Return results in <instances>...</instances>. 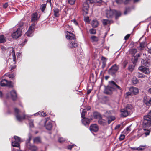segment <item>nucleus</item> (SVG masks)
<instances>
[{
  "instance_id": "obj_1",
  "label": "nucleus",
  "mask_w": 151,
  "mask_h": 151,
  "mask_svg": "<svg viewBox=\"0 0 151 151\" xmlns=\"http://www.w3.org/2000/svg\"><path fill=\"white\" fill-rule=\"evenodd\" d=\"M115 14V18L117 19L118 17L120 16L121 13L119 11H117L115 10H111L110 9L107 10L106 12V15L107 18H111Z\"/></svg>"
},
{
  "instance_id": "obj_2",
  "label": "nucleus",
  "mask_w": 151,
  "mask_h": 151,
  "mask_svg": "<svg viewBox=\"0 0 151 151\" xmlns=\"http://www.w3.org/2000/svg\"><path fill=\"white\" fill-rule=\"evenodd\" d=\"M66 31L67 32L66 35V38L67 39L73 40L75 38V36L73 34L70 32H69L68 30H71L72 28L69 25H66L65 27Z\"/></svg>"
},
{
  "instance_id": "obj_3",
  "label": "nucleus",
  "mask_w": 151,
  "mask_h": 151,
  "mask_svg": "<svg viewBox=\"0 0 151 151\" xmlns=\"http://www.w3.org/2000/svg\"><path fill=\"white\" fill-rule=\"evenodd\" d=\"M14 111L16 119L19 121H21L24 119H27L29 117L28 115H24L22 116H21L19 114L20 112L19 110L16 108L14 109Z\"/></svg>"
},
{
  "instance_id": "obj_4",
  "label": "nucleus",
  "mask_w": 151,
  "mask_h": 151,
  "mask_svg": "<svg viewBox=\"0 0 151 151\" xmlns=\"http://www.w3.org/2000/svg\"><path fill=\"white\" fill-rule=\"evenodd\" d=\"M14 138L15 141L12 142V145L13 147H19L20 146V143L21 142L20 138L15 136H14Z\"/></svg>"
},
{
  "instance_id": "obj_5",
  "label": "nucleus",
  "mask_w": 151,
  "mask_h": 151,
  "mask_svg": "<svg viewBox=\"0 0 151 151\" xmlns=\"http://www.w3.org/2000/svg\"><path fill=\"white\" fill-rule=\"evenodd\" d=\"M143 124L145 127H150L151 126V118L145 116L144 117Z\"/></svg>"
},
{
  "instance_id": "obj_6",
  "label": "nucleus",
  "mask_w": 151,
  "mask_h": 151,
  "mask_svg": "<svg viewBox=\"0 0 151 151\" xmlns=\"http://www.w3.org/2000/svg\"><path fill=\"white\" fill-rule=\"evenodd\" d=\"M35 25V24L33 23L30 26L28 30L25 33L26 35L28 37H32L33 36V32Z\"/></svg>"
},
{
  "instance_id": "obj_7",
  "label": "nucleus",
  "mask_w": 151,
  "mask_h": 151,
  "mask_svg": "<svg viewBox=\"0 0 151 151\" xmlns=\"http://www.w3.org/2000/svg\"><path fill=\"white\" fill-rule=\"evenodd\" d=\"M112 112L111 111H107L105 114V116L107 117L109 124L115 119V117L114 116H110V114Z\"/></svg>"
},
{
  "instance_id": "obj_8",
  "label": "nucleus",
  "mask_w": 151,
  "mask_h": 151,
  "mask_svg": "<svg viewBox=\"0 0 151 151\" xmlns=\"http://www.w3.org/2000/svg\"><path fill=\"white\" fill-rule=\"evenodd\" d=\"M118 69V66L116 64H114L109 69V74L113 75L116 72Z\"/></svg>"
},
{
  "instance_id": "obj_9",
  "label": "nucleus",
  "mask_w": 151,
  "mask_h": 151,
  "mask_svg": "<svg viewBox=\"0 0 151 151\" xmlns=\"http://www.w3.org/2000/svg\"><path fill=\"white\" fill-rule=\"evenodd\" d=\"M21 35V30L20 28H19L17 30L14 32L12 35L13 38H17L20 37Z\"/></svg>"
},
{
  "instance_id": "obj_10",
  "label": "nucleus",
  "mask_w": 151,
  "mask_h": 151,
  "mask_svg": "<svg viewBox=\"0 0 151 151\" xmlns=\"http://www.w3.org/2000/svg\"><path fill=\"white\" fill-rule=\"evenodd\" d=\"M138 70L146 74H149L151 72V70L150 69L143 66H139L138 68Z\"/></svg>"
},
{
  "instance_id": "obj_11",
  "label": "nucleus",
  "mask_w": 151,
  "mask_h": 151,
  "mask_svg": "<svg viewBox=\"0 0 151 151\" xmlns=\"http://www.w3.org/2000/svg\"><path fill=\"white\" fill-rule=\"evenodd\" d=\"M27 147L30 151H37L38 150L37 147L32 145L29 141L27 143Z\"/></svg>"
},
{
  "instance_id": "obj_12",
  "label": "nucleus",
  "mask_w": 151,
  "mask_h": 151,
  "mask_svg": "<svg viewBox=\"0 0 151 151\" xmlns=\"http://www.w3.org/2000/svg\"><path fill=\"white\" fill-rule=\"evenodd\" d=\"M82 10L83 11V14L86 15L88 12L89 8L88 4L86 2H84Z\"/></svg>"
},
{
  "instance_id": "obj_13",
  "label": "nucleus",
  "mask_w": 151,
  "mask_h": 151,
  "mask_svg": "<svg viewBox=\"0 0 151 151\" xmlns=\"http://www.w3.org/2000/svg\"><path fill=\"white\" fill-rule=\"evenodd\" d=\"M1 85L2 86H4L6 85L10 87H12L13 86L12 82H8L5 79H3L1 81Z\"/></svg>"
},
{
  "instance_id": "obj_14",
  "label": "nucleus",
  "mask_w": 151,
  "mask_h": 151,
  "mask_svg": "<svg viewBox=\"0 0 151 151\" xmlns=\"http://www.w3.org/2000/svg\"><path fill=\"white\" fill-rule=\"evenodd\" d=\"M121 116L122 117H125L128 116L131 113L129 110H127L125 109H122L121 110Z\"/></svg>"
},
{
  "instance_id": "obj_15",
  "label": "nucleus",
  "mask_w": 151,
  "mask_h": 151,
  "mask_svg": "<svg viewBox=\"0 0 151 151\" xmlns=\"http://www.w3.org/2000/svg\"><path fill=\"white\" fill-rule=\"evenodd\" d=\"M39 17L37 13H33L31 15V21L32 22L37 23Z\"/></svg>"
},
{
  "instance_id": "obj_16",
  "label": "nucleus",
  "mask_w": 151,
  "mask_h": 151,
  "mask_svg": "<svg viewBox=\"0 0 151 151\" xmlns=\"http://www.w3.org/2000/svg\"><path fill=\"white\" fill-rule=\"evenodd\" d=\"M9 49L10 51V53H11L12 56V58L13 61L14 62V64L16 63V59L15 55V51L14 49L12 47H9Z\"/></svg>"
},
{
  "instance_id": "obj_17",
  "label": "nucleus",
  "mask_w": 151,
  "mask_h": 151,
  "mask_svg": "<svg viewBox=\"0 0 151 151\" xmlns=\"http://www.w3.org/2000/svg\"><path fill=\"white\" fill-rule=\"evenodd\" d=\"M113 90L114 88L113 87L109 86L105 88L104 93L106 94H110L112 93Z\"/></svg>"
},
{
  "instance_id": "obj_18",
  "label": "nucleus",
  "mask_w": 151,
  "mask_h": 151,
  "mask_svg": "<svg viewBox=\"0 0 151 151\" xmlns=\"http://www.w3.org/2000/svg\"><path fill=\"white\" fill-rule=\"evenodd\" d=\"M143 102L147 106L151 105V98H148L146 96H144L143 98Z\"/></svg>"
},
{
  "instance_id": "obj_19",
  "label": "nucleus",
  "mask_w": 151,
  "mask_h": 151,
  "mask_svg": "<svg viewBox=\"0 0 151 151\" xmlns=\"http://www.w3.org/2000/svg\"><path fill=\"white\" fill-rule=\"evenodd\" d=\"M90 130L91 132H96L98 130V127L96 124H93L90 127Z\"/></svg>"
},
{
  "instance_id": "obj_20",
  "label": "nucleus",
  "mask_w": 151,
  "mask_h": 151,
  "mask_svg": "<svg viewBox=\"0 0 151 151\" xmlns=\"http://www.w3.org/2000/svg\"><path fill=\"white\" fill-rule=\"evenodd\" d=\"M78 46V44L74 41H72L70 42L68 45V47L69 48L76 47Z\"/></svg>"
},
{
  "instance_id": "obj_21",
  "label": "nucleus",
  "mask_w": 151,
  "mask_h": 151,
  "mask_svg": "<svg viewBox=\"0 0 151 151\" xmlns=\"http://www.w3.org/2000/svg\"><path fill=\"white\" fill-rule=\"evenodd\" d=\"M129 90L132 93L136 95L139 92L138 89L136 87H131L129 88Z\"/></svg>"
},
{
  "instance_id": "obj_22",
  "label": "nucleus",
  "mask_w": 151,
  "mask_h": 151,
  "mask_svg": "<svg viewBox=\"0 0 151 151\" xmlns=\"http://www.w3.org/2000/svg\"><path fill=\"white\" fill-rule=\"evenodd\" d=\"M35 116H46V114L43 111H40L37 113H36L34 114Z\"/></svg>"
},
{
  "instance_id": "obj_23",
  "label": "nucleus",
  "mask_w": 151,
  "mask_h": 151,
  "mask_svg": "<svg viewBox=\"0 0 151 151\" xmlns=\"http://www.w3.org/2000/svg\"><path fill=\"white\" fill-rule=\"evenodd\" d=\"M91 24L93 27H96L99 25V23L96 19H94L92 21Z\"/></svg>"
},
{
  "instance_id": "obj_24",
  "label": "nucleus",
  "mask_w": 151,
  "mask_h": 151,
  "mask_svg": "<svg viewBox=\"0 0 151 151\" xmlns=\"http://www.w3.org/2000/svg\"><path fill=\"white\" fill-rule=\"evenodd\" d=\"M82 123L85 126L88 125L90 123V120L86 118H84L82 120Z\"/></svg>"
},
{
  "instance_id": "obj_25",
  "label": "nucleus",
  "mask_w": 151,
  "mask_h": 151,
  "mask_svg": "<svg viewBox=\"0 0 151 151\" xmlns=\"http://www.w3.org/2000/svg\"><path fill=\"white\" fill-rule=\"evenodd\" d=\"M52 126L51 122H49L46 123L45 127L46 129L50 130L52 129Z\"/></svg>"
},
{
  "instance_id": "obj_26",
  "label": "nucleus",
  "mask_w": 151,
  "mask_h": 151,
  "mask_svg": "<svg viewBox=\"0 0 151 151\" xmlns=\"http://www.w3.org/2000/svg\"><path fill=\"white\" fill-rule=\"evenodd\" d=\"M10 94L12 99L15 100L17 98V94L16 91L14 90H12L10 92Z\"/></svg>"
},
{
  "instance_id": "obj_27",
  "label": "nucleus",
  "mask_w": 151,
  "mask_h": 151,
  "mask_svg": "<svg viewBox=\"0 0 151 151\" xmlns=\"http://www.w3.org/2000/svg\"><path fill=\"white\" fill-rule=\"evenodd\" d=\"M91 39L92 43L97 42L99 40V38L98 37L94 35L92 36L91 37Z\"/></svg>"
},
{
  "instance_id": "obj_28",
  "label": "nucleus",
  "mask_w": 151,
  "mask_h": 151,
  "mask_svg": "<svg viewBox=\"0 0 151 151\" xmlns=\"http://www.w3.org/2000/svg\"><path fill=\"white\" fill-rule=\"evenodd\" d=\"M141 62L144 65L148 67L150 65V63L148 60H143Z\"/></svg>"
},
{
  "instance_id": "obj_29",
  "label": "nucleus",
  "mask_w": 151,
  "mask_h": 151,
  "mask_svg": "<svg viewBox=\"0 0 151 151\" xmlns=\"http://www.w3.org/2000/svg\"><path fill=\"white\" fill-rule=\"evenodd\" d=\"M111 84L114 87H115L116 88L119 90L121 92L122 91L121 88L119 86L116 85L113 81H112L111 82Z\"/></svg>"
},
{
  "instance_id": "obj_30",
  "label": "nucleus",
  "mask_w": 151,
  "mask_h": 151,
  "mask_svg": "<svg viewBox=\"0 0 151 151\" xmlns=\"http://www.w3.org/2000/svg\"><path fill=\"white\" fill-rule=\"evenodd\" d=\"M112 23V21L108 19H103L102 20L103 24L104 25H107Z\"/></svg>"
},
{
  "instance_id": "obj_31",
  "label": "nucleus",
  "mask_w": 151,
  "mask_h": 151,
  "mask_svg": "<svg viewBox=\"0 0 151 151\" xmlns=\"http://www.w3.org/2000/svg\"><path fill=\"white\" fill-rule=\"evenodd\" d=\"M6 41V38L3 35L0 36V43H3Z\"/></svg>"
},
{
  "instance_id": "obj_32",
  "label": "nucleus",
  "mask_w": 151,
  "mask_h": 151,
  "mask_svg": "<svg viewBox=\"0 0 151 151\" xmlns=\"http://www.w3.org/2000/svg\"><path fill=\"white\" fill-rule=\"evenodd\" d=\"M131 130V126H129L127 127L123 131V132L124 134H128Z\"/></svg>"
},
{
  "instance_id": "obj_33",
  "label": "nucleus",
  "mask_w": 151,
  "mask_h": 151,
  "mask_svg": "<svg viewBox=\"0 0 151 151\" xmlns=\"http://www.w3.org/2000/svg\"><path fill=\"white\" fill-rule=\"evenodd\" d=\"M34 142L35 143L38 144L41 142V139L39 137H37L34 139Z\"/></svg>"
},
{
  "instance_id": "obj_34",
  "label": "nucleus",
  "mask_w": 151,
  "mask_h": 151,
  "mask_svg": "<svg viewBox=\"0 0 151 151\" xmlns=\"http://www.w3.org/2000/svg\"><path fill=\"white\" fill-rule=\"evenodd\" d=\"M99 123L101 125H104L106 124V121L102 119H100L98 121Z\"/></svg>"
},
{
  "instance_id": "obj_35",
  "label": "nucleus",
  "mask_w": 151,
  "mask_h": 151,
  "mask_svg": "<svg viewBox=\"0 0 151 151\" xmlns=\"http://www.w3.org/2000/svg\"><path fill=\"white\" fill-rule=\"evenodd\" d=\"M137 76L138 77L141 78H144L146 76L145 75L139 72H138L137 73Z\"/></svg>"
},
{
  "instance_id": "obj_36",
  "label": "nucleus",
  "mask_w": 151,
  "mask_h": 151,
  "mask_svg": "<svg viewBox=\"0 0 151 151\" xmlns=\"http://www.w3.org/2000/svg\"><path fill=\"white\" fill-rule=\"evenodd\" d=\"M54 14L56 17H58L59 16V10L56 8L54 10Z\"/></svg>"
},
{
  "instance_id": "obj_37",
  "label": "nucleus",
  "mask_w": 151,
  "mask_h": 151,
  "mask_svg": "<svg viewBox=\"0 0 151 151\" xmlns=\"http://www.w3.org/2000/svg\"><path fill=\"white\" fill-rule=\"evenodd\" d=\"M137 52V50L135 49H132L129 50L130 53L133 55H134Z\"/></svg>"
},
{
  "instance_id": "obj_38",
  "label": "nucleus",
  "mask_w": 151,
  "mask_h": 151,
  "mask_svg": "<svg viewBox=\"0 0 151 151\" xmlns=\"http://www.w3.org/2000/svg\"><path fill=\"white\" fill-rule=\"evenodd\" d=\"M142 132V131L141 130H139L138 131L137 136V138H139L143 134V132Z\"/></svg>"
},
{
  "instance_id": "obj_39",
  "label": "nucleus",
  "mask_w": 151,
  "mask_h": 151,
  "mask_svg": "<svg viewBox=\"0 0 151 151\" xmlns=\"http://www.w3.org/2000/svg\"><path fill=\"white\" fill-rule=\"evenodd\" d=\"M146 146L145 145H140L139 147H137V150H144L146 147Z\"/></svg>"
},
{
  "instance_id": "obj_40",
  "label": "nucleus",
  "mask_w": 151,
  "mask_h": 151,
  "mask_svg": "<svg viewBox=\"0 0 151 151\" xmlns=\"http://www.w3.org/2000/svg\"><path fill=\"white\" fill-rule=\"evenodd\" d=\"M76 0H68V3L70 5H72L74 4Z\"/></svg>"
},
{
  "instance_id": "obj_41",
  "label": "nucleus",
  "mask_w": 151,
  "mask_h": 151,
  "mask_svg": "<svg viewBox=\"0 0 151 151\" xmlns=\"http://www.w3.org/2000/svg\"><path fill=\"white\" fill-rule=\"evenodd\" d=\"M46 7V5L45 4H42L40 6V9L42 11V12H43Z\"/></svg>"
},
{
  "instance_id": "obj_42",
  "label": "nucleus",
  "mask_w": 151,
  "mask_h": 151,
  "mask_svg": "<svg viewBox=\"0 0 151 151\" xmlns=\"http://www.w3.org/2000/svg\"><path fill=\"white\" fill-rule=\"evenodd\" d=\"M132 107L131 105H127L126 106L125 109L129 111L130 112L131 109H132Z\"/></svg>"
},
{
  "instance_id": "obj_43",
  "label": "nucleus",
  "mask_w": 151,
  "mask_h": 151,
  "mask_svg": "<svg viewBox=\"0 0 151 151\" xmlns=\"http://www.w3.org/2000/svg\"><path fill=\"white\" fill-rule=\"evenodd\" d=\"M86 111L85 109H83L82 112L81 113V115L82 119L85 118V114Z\"/></svg>"
},
{
  "instance_id": "obj_44",
  "label": "nucleus",
  "mask_w": 151,
  "mask_h": 151,
  "mask_svg": "<svg viewBox=\"0 0 151 151\" xmlns=\"http://www.w3.org/2000/svg\"><path fill=\"white\" fill-rule=\"evenodd\" d=\"M143 130L145 131V132H143V134H144L145 135V136H146L147 135H149L150 134V131L149 130H146L145 129H144Z\"/></svg>"
},
{
  "instance_id": "obj_45",
  "label": "nucleus",
  "mask_w": 151,
  "mask_h": 151,
  "mask_svg": "<svg viewBox=\"0 0 151 151\" xmlns=\"http://www.w3.org/2000/svg\"><path fill=\"white\" fill-rule=\"evenodd\" d=\"M90 32L92 34H94L96 33V30L93 29H91L89 30Z\"/></svg>"
},
{
  "instance_id": "obj_46",
  "label": "nucleus",
  "mask_w": 151,
  "mask_h": 151,
  "mask_svg": "<svg viewBox=\"0 0 151 151\" xmlns=\"http://www.w3.org/2000/svg\"><path fill=\"white\" fill-rule=\"evenodd\" d=\"M134 68V67L132 65H129L128 68V70L130 71H132Z\"/></svg>"
},
{
  "instance_id": "obj_47",
  "label": "nucleus",
  "mask_w": 151,
  "mask_h": 151,
  "mask_svg": "<svg viewBox=\"0 0 151 151\" xmlns=\"http://www.w3.org/2000/svg\"><path fill=\"white\" fill-rule=\"evenodd\" d=\"M65 141V139L63 138H60L58 139V142L60 143H63Z\"/></svg>"
},
{
  "instance_id": "obj_48",
  "label": "nucleus",
  "mask_w": 151,
  "mask_h": 151,
  "mask_svg": "<svg viewBox=\"0 0 151 151\" xmlns=\"http://www.w3.org/2000/svg\"><path fill=\"white\" fill-rule=\"evenodd\" d=\"M133 83L136 84L137 83L138 81L136 78H133L132 80Z\"/></svg>"
},
{
  "instance_id": "obj_49",
  "label": "nucleus",
  "mask_w": 151,
  "mask_h": 151,
  "mask_svg": "<svg viewBox=\"0 0 151 151\" xmlns=\"http://www.w3.org/2000/svg\"><path fill=\"white\" fill-rule=\"evenodd\" d=\"M125 138V136L123 134H121L119 137V139L120 140H123Z\"/></svg>"
},
{
  "instance_id": "obj_50",
  "label": "nucleus",
  "mask_w": 151,
  "mask_h": 151,
  "mask_svg": "<svg viewBox=\"0 0 151 151\" xmlns=\"http://www.w3.org/2000/svg\"><path fill=\"white\" fill-rule=\"evenodd\" d=\"M15 76V75L14 74H10L8 76L9 78H13Z\"/></svg>"
},
{
  "instance_id": "obj_51",
  "label": "nucleus",
  "mask_w": 151,
  "mask_h": 151,
  "mask_svg": "<svg viewBox=\"0 0 151 151\" xmlns=\"http://www.w3.org/2000/svg\"><path fill=\"white\" fill-rule=\"evenodd\" d=\"M84 21L87 22H89V17H86L84 18Z\"/></svg>"
},
{
  "instance_id": "obj_52",
  "label": "nucleus",
  "mask_w": 151,
  "mask_h": 151,
  "mask_svg": "<svg viewBox=\"0 0 151 151\" xmlns=\"http://www.w3.org/2000/svg\"><path fill=\"white\" fill-rule=\"evenodd\" d=\"M132 93L129 92H127L126 93V96H125V97H127L131 95Z\"/></svg>"
},
{
  "instance_id": "obj_53",
  "label": "nucleus",
  "mask_w": 151,
  "mask_h": 151,
  "mask_svg": "<svg viewBox=\"0 0 151 151\" xmlns=\"http://www.w3.org/2000/svg\"><path fill=\"white\" fill-rule=\"evenodd\" d=\"M84 2H86L88 4V3H92L93 2V0H86Z\"/></svg>"
},
{
  "instance_id": "obj_54",
  "label": "nucleus",
  "mask_w": 151,
  "mask_h": 151,
  "mask_svg": "<svg viewBox=\"0 0 151 151\" xmlns=\"http://www.w3.org/2000/svg\"><path fill=\"white\" fill-rule=\"evenodd\" d=\"M129 10L130 9L129 8H127L126 11L124 12V14H126L129 12Z\"/></svg>"
},
{
  "instance_id": "obj_55",
  "label": "nucleus",
  "mask_w": 151,
  "mask_h": 151,
  "mask_svg": "<svg viewBox=\"0 0 151 151\" xmlns=\"http://www.w3.org/2000/svg\"><path fill=\"white\" fill-rule=\"evenodd\" d=\"M29 126L30 127H33V121L32 120H31L29 122Z\"/></svg>"
},
{
  "instance_id": "obj_56",
  "label": "nucleus",
  "mask_w": 151,
  "mask_h": 151,
  "mask_svg": "<svg viewBox=\"0 0 151 151\" xmlns=\"http://www.w3.org/2000/svg\"><path fill=\"white\" fill-rule=\"evenodd\" d=\"M101 0H93V2L96 3H101Z\"/></svg>"
},
{
  "instance_id": "obj_57",
  "label": "nucleus",
  "mask_w": 151,
  "mask_h": 151,
  "mask_svg": "<svg viewBox=\"0 0 151 151\" xmlns=\"http://www.w3.org/2000/svg\"><path fill=\"white\" fill-rule=\"evenodd\" d=\"M116 1L118 4H120L122 2V0H116Z\"/></svg>"
},
{
  "instance_id": "obj_58",
  "label": "nucleus",
  "mask_w": 151,
  "mask_h": 151,
  "mask_svg": "<svg viewBox=\"0 0 151 151\" xmlns=\"http://www.w3.org/2000/svg\"><path fill=\"white\" fill-rule=\"evenodd\" d=\"M130 36V34H128L125 37L124 39L125 40L128 39Z\"/></svg>"
},
{
  "instance_id": "obj_59",
  "label": "nucleus",
  "mask_w": 151,
  "mask_h": 151,
  "mask_svg": "<svg viewBox=\"0 0 151 151\" xmlns=\"http://www.w3.org/2000/svg\"><path fill=\"white\" fill-rule=\"evenodd\" d=\"M15 67H16L15 65L11 66L10 67V70H13V69H14L15 68Z\"/></svg>"
},
{
  "instance_id": "obj_60",
  "label": "nucleus",
  "mask_w": 151,
  "mask_h": 151,
  "mask_svg": "<svg viewBox=\"0 0 151 151\" xmlns=\"http://www.w3.org/2000/svg\"><path fill=\"white\" fill-rule=\"evenodd\" d=\"M8 6V4L7 3H6L3 4V7L4 8H6Z\"/></svg>"
},
{
  "instance_id": "obj_61",
  "label": "nucleus",
  "mask_w": 151,
  "mask_h": 151,
  "mask_svg": "<svg viewBox=\"0 0 151 151\" xmlns=\"http://www.w3.org/2000/svg\"><path fill=\"white\" fill-rule=\"evenodd\" d=\"M106 62L105 61H103L102 63V68H104L106 66Z\"/></svg>"
},
{
  "instance_id": "obj_62",
  "label": "nucleus",
  "mask_w": 151,
  "mask_h": 151,
  "mask_svg": "<svg viewBox=\"0 0 151 151\" xmlns=\"http://www.w3.org/2000/svg\"><path fill=\"white\" fill-rule=\"evenodd\" d=\"M146 116L148 117L149 118H151V111H150V112L148 113V115Z\"/></svg>"
},
{
  "instance_id": "obj_63",
  "label": "nucleus",
  "mask_w": 151,
  "mask_h": 151,
  "mask_svg": "<svg viewBox=\"0 0 151 151\" xmlns=\"http://www.w3.org/2000/svg\"><path fill=\"white\" fill-rule=\"evenodd\" d=\"M138 60V58H135L133 61V63L134 64V63H135Z\"/></svg>"
},
{
  "instance_id": "obj_64",
  "label": "nucleus",
  "mask_w": 151,
  "mask_h": 151,
  "mask_svg": "<svg viewBox=\"0 0 151 151\" xmlns=\"http://www.w3.org/2000/svg\"><path fill=\"white\" fill-rule=\"evenodd\" d=\"M74 145H69L68 146V149H71L73 147Z\"/></svg>"
}]
</instances>
